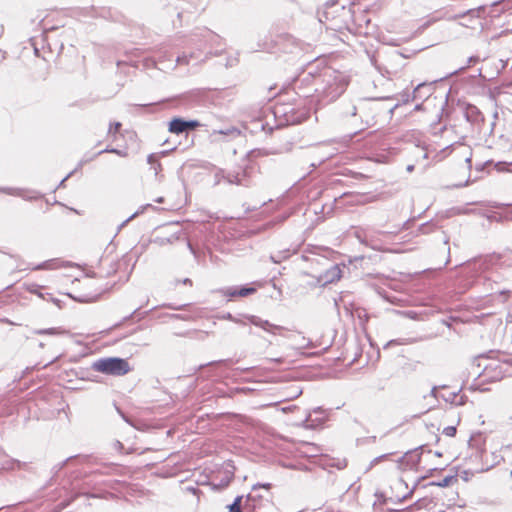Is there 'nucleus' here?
Here are the masks:
<instances>
[{
  "instance_id": "44",
  "label": "nucleus",
  "mask_w": 512,
  "mask_h": 512,
  "mask_svg": "<svg viewBox=\"0 0 512 512\" xmlns=\"http://www.w3.org/2000/svg\"><path fill=\"white\" fill-rule=\"evenodd\" d=\"M388 456V454H384V455H381L379 457H376L374 460H373V463H377L383 459H385L386 457Z\"/></svg>"
},
{
  "instance_id": "59",
  "label": "nucleus",
  "mask_w": 512,
  "mask_h": 512,
  "mask_svg": "<svg viewBox=\"0 0 512 512\" xmlns=\"http://www.w3.org/2000/svg\"><path fill=\"white\" fill-rule=\"evenodd\" d=\"M116 444H117V446L122 447L121 442L117 441V443H116Z\"/></svg>"
},
{
  "instance_id": "22",
  "label": "nucleus",
  "mask_w": 512,
  "mask_h": 512,
  "mask_svg": "<svg viewBox=\"0 0 512 512\" xmlns=\"http://www.w3.org/2000/svg\"><path fill=\"white\" fill-rule=\"evenodd\" d=\"M147 208H153L151 204H146L141 206L135 213H133L130 217H128L125 221L122 222L120 228L124 227L129 221L142 214Z\"/></svg>"
},
{
  "instance_id": "1",
  "label": "nucleus",
  "mask_w": 512,
  "mask_h": 512,
  "mask_svg": "<svg viewBox=\"0 0 512 512\" xmlns=\"http://www.w3.org/2000/svg\"><path fill=\"white\" fill-rule=\"evenodd\" d=\"M349 81L345 73L325 68L314 77L315 96L322 105L333 102L344 93Z\"/></svg>"
},
{
  "instance_id": "50",
  "label": "nucleus",
  "mask_w": 512,
  "mask_h": 512,
  "mask_svg": "<svg viewBox=\"0 0 512 512\" xmlns=\"http://www.w3.org/2000/svg\"><path fill=\"white\" fill-rule=\"evenodd\" d=\"M183 284H189V285H192V281H191V279H189V278H185V279L183 280Z\"/></svg>"
},
{
  "instance_id": "32",
  "label": "nucleus",
  "mask_w": 512,
  "mask_h": 512,
  "mask_svg": "<svg viewBox=\"0 0 512 512\" xmlns=\"http://www.w3.org/2000/svg\"><path fill=\"white\" fill-rule=\"evenodd\" d=\"M399 313L404 315L405 317L413 319V320L418 319V313L416 311L408 310V311H402Z\"/></svg>"
},
{
  "instance_id": "52",
  "label": "nucleus",
  "mask_w": 512,
  "mask_h": 512,
  "mask_svg": "<svg viewBox=\"0 0 512 512\" xmlns=\"http://www.w3.org/2000/svg\"><path fill=\"white\" fill-rule=\"evenodd\" d=\"M219 52H220V50L216 49L214 52H209V55H212V54L218 55Z\"/></svg>"
},
{
  "instance_id": "19",
  "label": "nucleus",
  "mask_w": 512,
  "mask_h": 512,
  "mask_svg": "<svg viewBox=\"0 0 512 512\" xmlns=\"http://www.w3.org/2000/svg\"><path fill=\"white\" fill-rule=\"evenodd\" d=\"M422 449V446H420L419 448H417L415 451H409L405 454L404 458L407 459V462H411L412 464L416 465L420 462V457H421V454L420 453H416V451Z\"/></svg>"
},
{
  "instance_id": "28",
  "label": "nucleus",
  "mask_w": 512,
  "mask_h": 512,
  "mask_svg": "<svg viewBox=\"0 0 512 512\" xmlns=\"http://www.w3.org/2000/svg\"><path fill=\"white\" fill-rule=\"evenodd\" d=\"M77 497V495H75L74 497H72L71 499L67 500V501H62L60 502L54 509V512H60L62 511L63 509H65L66 507H68L70 505V503Z\"/></svg>"
},
{
  "instance_id": "37",
  "label": "nucleus",
  "mask_w": 512,
  "mask_h": 512,
  "mask_svg": "<svg viewBox=\"0 0 512 512\" xmlns=\"http://www.w3.org/2000/svg\"><path fill=\"white\" fill-rule=\"evenodd\" d=\"M70 459H71V457H70V458H67V459H66V460H64L63 462H61V463H59V464L55 465V466L53 467V471H54V473H58V472H59V471H60V470H61V469H62V468L67 464V462H68Z\"/></svg>"
},
{
  "instance_id": "30",
  "label": "nucleus",
  "mask_w": 512,
  "mask_h": 512,
  "mask_svg": "<svg viewBox=\"0 0 512 512\" xmlns=\"http://www.w3.org/2000/svg\"><path fill=\"white\" fill-rule=\"evenodd\" d=\"M303 259L305 261H310L312 264L313 263H316L317 265H321V266H324L326 263H327V259L322 257V258H308V257H303Z\"/></svg>"
},
{
  "instance_id": "45",
  "label": "nucleus",
  "mask_w": 512,
  "mask_h": 512,
  "mask_svg": "<svg viewBox=\"0 0 512 512\" xmlns=\"http://www.w3.org/2000/svg\"><path fill=\"white\" fill-rule=\"evenodd\" d=\"M344 467H346V462H345V460H343V461H341V462H339V463L337 464V468H338V469H342V468H344Z\"/></svg>"
},
{
  "instance_id": "25",
  "label": "nucleus",
  "mask_w": 512,
  "mask_h": 512,
  "mask_svg": "<svg viewBox=\"0 0 512 512\" xmlns=\"http://www.w3.org/2000/svg\"><path fill=\"white\" fill-rule=\"evenodd\" d=\"M217 318L221 319V320H229V321H232V322L237 323V324H245L244 322H242L240 319L234 317L229 312L223 313L222 315H219Z\"/></svg>"
},
{
  "instance_id": "10",
  "label": "nucleus",
  "mask_w": 512,
  "mask_h": 512,
  "mask_svg": "<svg viewBox=\"0 0 512 512\" xmlns=\"http://www.w3.org/2000/svg\"><path fill=\"white\" fill-rule=\"evenodd\" d=\"M437 80L432 82H422L419 83L412 92V100H425L427 99L433 92V84Z\"/></svg>"
},
{
  "instance_id": "17",
  "label": "nucleus",
  "mask_w": 512,
  "mask_h": 512,
  "mask_svg": "<svg viewBox=\"0 0 512 512\" xmlns=\"http://www.w3.org/2000/svg\"><path fill=\"white\" fill-rule=\"evenodd\" d=\"M38 335H62L66 334V330L60 327L48 328V329H39L35 331Z\"/></svg>"
},
{
  "instance_id": "33",
  "label": "nucleus",
  "mask_w": 512,
  "mask_h": 512,
  "mask_svg": "<svg viewBox=\"0 0 512 512\" xmlns=\"http://www.w3.org/2000/svg\"><path fill=\"white\" fill-rule=\"evenodd\" d=\"M236 290H238V289L237 288H228V289L222 290L221 292L223 293V295L233 298V297L238 296V294L236 293Z\"/></svg>"
},
{
  "instance_id": "7",
  "label": "nucleus",
  "mask_w": 512,
  "mask_h": 512,
  "mask_svg": "<svg viewBox=\"0 0 512 512\" xmlns=\"http://www.w3.org/2000/svg\"><path fill=\"white\" fill-rule=\"evenodd\" d=\"M195 37L198 39L193 38L192 41H195L199 47L217 48L222 46V38L209 29H202Z\"/></svg>"
},
{
  "instance_id": "40",
  "label": "nucleus",
  "mask_w": 512,
  "mask_h": 512,
  "mask_svg": "<svg viewBox=\"0 0 512 512\" xmlns=\"http://www.w3.org/2000/svg\"><path fill=\"white\" fill-rule=\"evenodd\" d=\"M48 267H49L48 262H43V263L37 265L34 269L35 270H40V269H46Z\"/></svg>"
},
{
  "instance_id": "51",
  "label": "nucleus",
  "mask_w": 512,
  "mask_h": 512,
  "mask_svg": "<svg viewBox=\"0 0 512 512\" xmlns=\"http://www.w3.org/2000/svg\"><path fill=\"white\" fill-rule=\"evenodd\" d=\"M187 246H188V248L190 249V251H191L192 253H194V249H193V247H192V245H191V243H190L189 241L187 242Z\"/></svg>"
},
{
  "instance_id": "41",
  "label": "nucleus",
  "mask_w": 512,
  "mask_h": 512,
  "mask_svg": "<svg viewBox=\"0 0 512 512\" xmlns=\"http://www.w3.org/2000/svg\"><path fill=\"white\" fill-rule=\"evenodd\" d=\"M258 487H263V488L269 489L271 487V484H269V483H266V484H255L253 486V490L257 489Z\"/></svg>"
},
{
  "instance_id": "49",
  "label": "nucleus",
  "mask_w": 512,
  "mask_h": 512,
  "mask_svg": "<svg viewBox=\"0 0 512 512\" xmlns=\"http://www.w3.org/2000/svg\"><path fill=\"white\" fill-rule=\"evenodd\" d=\"M402 97H404V99H403L404 102H409V100H410V98H409L410 95L409 94H407L406 96H405V94H402Z\"/></svg>"
},
{
  "instance_id": "34",
  "label": "nucleus",
  "mask_w": 512,
  "mask_h": 512,
  "mask_svg": "<svg viewBox=\"0 0 512 512\" xmlns=\"http://www.w3.org/2000/svg\"><path fill=\"white\" fill-rule=\"evenodd\" d=\"M443 434L448 437H453L456 434V427L454 426H447L443 430Z\"/></svg>"
},
{
  "instance_id": "54",
  "label": "nucleus",
  "mask_w": 512,
  "mask_h": 512,
  "mask_svg": "<svg viewBox=\"0 0 512 512\" xmlns=\"http://www.w3.org/2000/svg\"><path fill=\"white\" fill-rule=\"evenodd\" d=\"M421 106H422V104H417V105H416V107H415V109H416V110H420V109H421Z\"/></svg>"
},
{
  "instance_id": "6",
  "label": "nucleus",
  "mask_w": 512,
  "mask_h": 512,
  "mask_svg": "<svg viewBox=\"0 0 512 512\" xmlns=\"http://www.w3.org/2000/svg\"><path fill=\"white\" fill-rule=\"evenodd\" d=\"M491 266L492 258L490 257L479 258L468 262L463 268V272L469 280L468 284L472 285L476 278L485 274Z\"/></svg>"
},
{
  "instance_id": "26",
  "label": "nucleus",
  "mask_w": 512,
  "mask_h": 512,
  "mask_svg": "<svg viewBox=\"0 0 512 512\" xmlns=\"http://www.w3.org/2000/svg\"><path fill=\"white\" fill-rule=\"evenodd\" d=\"M454 479H455L454 476H446L439 482H432L431 485H435L438 487H448L451 484L452 480H454Z\"/></svg>"
},
{
  "instance_id": "13",
  "label": "nucleus",
  "mask_w": 512,
  "mask_h": 512,
  "mask_svg": "<svg viewBox=\"0 0 512 512\" xmlns=\"http://www.w3.org/2000/svg\"><path fill=\"white\" fill-rule=\"evenodd\" d=\"M102 153H115L121 157H125L127 156V152L126 151H123V150H119V149H116V148H105L97 153H95L94 155L92 156H88V155H85L81 160L80 162L78 163V167L77 168H81L84 164L92 161L95 157H97L98 155L102 154Z\"/></svg>"
},
{
  "instance_id": "38",
  "label": "nucleus",
  "mask_w": 512,
  "mask_h": 512,
  "mask_svg": "<svg viewBox=\"0 0 512 512\" xmlns=\"http://www.w3.org/2000/svg\"><path fill=\"white\" fill-rule=\"evenodd\" d=\"M401 344H406V342L402 341V340H390L385 346L384 348H387L391 345H401Z\"/></svg>"
},
{
  "instance_id": "15",
  "label": "nucleus",
  "mask_w": 512,
  "mask_h": 512,
  "mask_svg": "<svg viewBox=\"0 0 512 512\" xmlns=\"http://www.w3.org/2000/svg\"><path fill=\"white\" fill-rule=\"evenodd\" d=\"M328 148V146L326 145H323L321 146L318 151H317V154L320 156V160L318 163H312L311 165L313 167H317L319 166L320 164H322L323 162H325L326 160L330 159L334 153L332 152H327L326 149Z\"/></svg>"
},
{
  "instance_id": "4",
  "label": "nucleus",
  "mask_w": 512,
  "mask_h": 512,
  "mask_svg": "<svg viewBox=\"0 0 512 512\" xmlns=\"http://www.w3.org/2000/svg\"><path fill=\"white\" fill-rule=\"evenodd\" d=\"M337 112L342 118L353 119V123H356L359 118V130H363L371 125V119L363 115L362 106L357 105L352 100H342L337 106Z\"/></svg>"
},
{
  "instance_id": "35",
  "label": "nucleus",
  "mask_w": 512,
  "mask_h": 512,
  "mask_svg": "<svg viewBox=\"0 0 512 512\" xmlns=\"http://www.w3.org/2000/svg\"><path fill=\"white\" fill-rule=\"evenodd\" d=\"M121 126L122 125L120 122L111 123L108 132L109 133H117L120 130Z\"/></svg>"
},
{
  "instance_id": "23",
  "label": "nucleus",
  "mask_w": 512,
  "mask_h": 512,
  "mask_svg": "<svg viewBox=\"0 0 512 512\" xmlns=\"http://www.w3.org/2000/svg\"><path fill=\"white\" fill-rule=\"evenodd\" d=\"M256 292V289L254 287H248V286H242L238 290H236V293L239 297H246Z\"/></svg>"
},
{
  "instance_id": "27",
  "label": "nucleus",
  "mask_w": 512,
  "mask_h": 512,
  "mask_svg": "<svg viewBox=\"0 0 512 512\" xmlns=\"http://www.w3.org/2000/svg\"><path fill=\"white\" fill-rule=\"evenodd\" d=\"M199 126H201V123L197 120H185L186 132L193 131Z\"/></svg>"
},
{
  "instance_id": "57",
  "label": "nucleus",
  "mask_w": 512,
  "mask_h": 512,
  "mask_svg": "<svg viewBox=\"0 0 512 512\" xmlns=\"http://www.w3.org/2000/svg\"><path fill=\"white\" fill-rule=\"evenodd\" d=\"M466 162L470 165V164H471V159H470V158H467V159H466Z\"/></svg>"
},
{
  "instance_id": "61",
  "label": "nucleus",
  "mask_w": 512,
  "mask_h": 512,
  "mask_svg": "<svg viewBox=\"0 0 512 512\" xmlns=\"http://www.w3.org/2000/svg\"><path fill=\"white\" fill-rule=\"evenodd\" d=\"M510 476L512 477V471H511V473H510Z\"/></svg>"
},
{
  "instance_id": "58",
  "label": "nucleus",
  "mask_w": 512,
  "mask_h": 512,
  "mask_svg": "<svg viewBox=\"0 0 512 512\" xmlns=\"http://www.w3.org/2000/svg\"><path fill=\"white\" fill-rule=\"evenodd\" d=\"M301 393H302V391H298V392L295 394V397H298Z\"/></svg>"
},
{
  "instance_id": "24",
  "label": "nucleus",
  "mask_w": 512,
  "mask_h": 512,
  "mask_svg": "<svg viewBox=\"0 0 512 512\" xmlns=\"http://www.w3.org/2000/svg\"><path fill=\"white\" fill-rule=\"evenodd\" d=\"M242 496H237L233 503L228 506L229 512H241Z\"/></svg>"
},
{
  "instance_id": "18",
  "label": "nucleus",
  "mask_w": 512,
  "mask_h": 512,
  "mask_svg": "<svg viewBox=\"0 0 512 512\" xmlns=\"http://www.w3.org/2000/svg\"><path fill=\"white\" fill-rule=\"evenodd\" d=\"M147 162L151 165V169L154 170L155 176H157L161 170V164L158 161V156L156 154H150L147 158Z\"/></svg>"
},
{
  "instance_id": "55",
  "label": "nucleus",
  "mask_w": 512,
  "mask_h": 512,
  "mask_svg": "<svg viewBox=\"0 0 512 512\" xmlns=\"http://www.w3.org/2000/svg\"><path fill=\"white\" fill-rule=\"evenodd\" d=\"M138 309H136L131 315H129L128 317H126L125 319H129V318H132L133 314L137 311Z\"/></svg>"
},
{
  "instance_id": "42",
  "label": "nucleus",
  "mask_w": 512,
  "mask_h": 512,
  "mask_svg": "<svg viewBox=\"0 0 512 512\" xmlns=\"http://www.w3.org/2000/svg\"><path fill=\"white\" fill-rule=\"evenodd\" d=\"M429 227H430V225H429L428 223L422 224V225L420 226V231H421L422 233H427V230H426V229H427V228H429Z\"/></svg>"
},
{
  "instance_id": "16",
  "label": "nucleus",
  "mask_w": 512,
  "mask_h": 512,
  "mask_svg": "<svg viewBox=\"0 0 512 512\" xmlns=\"http://www.w3.org/2000/svg\"><path fill=\"white\" fill-rule=\"evenodd\" d=\"M291 255H292L291 251L289 249H285V250L279 251L275 254H271L270 260L273 263L278 264V263H281L282 261L288 259Z\"/></svg>"
},
{
  "instance_id": "14",
  "label": "nucleus",
  "mask_w": 512,
  "mask_h": 512,
  "mask_svg": "<svg viewBox=\"0 0 512 512\" xmlns=\"http://www.w3.org/2000/svg\"><path fill=\"white\" fill-rule=\"evenodd\" d=\"M168 130H169V132L177 134V135L185 133L186 132L185 119L179 118V117L173 118L169 122Z\"/></svg>"
},
{
  "instance_id": "60",
  "label": "nucleus",
  "mask_w": 512,
  "mask_h": 512,
  "mask_svg": "<svg viewBox=\"0 0 512 512\" xmlns=\"http://www.w3.org/2000/svg\"><path fill=\"white\" fill-rule=\"evenodd\" d=\"M174 310L180 309V307H171Z\"/></svg>"
},
{
  "instance_id": "8",
  "label": "nucleus",
  "mask_w": 512,
  "mask_h": 512,
  "mask_svg": "<svg viewBox=\"0 0 512 512\" xmlns=\"http://www.w3.org/2000/svg\"><path fill=\"white\" fill-rule=\"evenodd\" d=\"M326 420L325 411L321 407L314 408L302 422V427L306 429H317L321 427Z\"/></svg>"
},
{
  "instance_id": "48",
  "label": "nucleus",
  "mask_w": 512,
  "mask_h": 512,
  "mask_svg": "<svg viewBox=\"0 0 512 512\" xmlns=\"http://www.w3.org/2000/svg\"><path fill=\"white\" fill-rule=\"evenodd\" d=\"M402 97H404V99H403L404 102H409V100H410V98H409L410 95L409 94H407L406 96H405V94H402Z\"/></svg>"
},
{
  "instance_id": "2",
  "label": "nucleus",
  "mask_w": 512,
  "mask_h": 512,
  "mask_svg": "<svg viewBox=\"0 0 512 512\" xmlns=\"http://www.w3.org/2000/svg\"><path fill=\"white\" fill-rule=\"evenodd\" d=\"M92 369L107 375L123 376L130 371V366L123 358L107 357L94 361Z\"/></svg>"
},
{
  "instance_id": "46",
  "label": "nucleus",
  "mask_w": 512,
  "mask_h": 512,
  "mask_svg": "<svg viewBox=\"0 0 512 512\" xmlns=\"http://www.w3.org/2000/svg\"><path fill=\"white\" fill-rule=\"evenodd\" d=\"M407 172H412L414 170V165L410 164L406 167Z\"/></svg>"
},
{
  "instance_id": "53",
  "label": "nucleus",
  "mask_w": 512,
  "mask_h": 512,
  "mask_svg": "<svg viewBox=\"0 0 512 512\" xmlns=\"http://www.w3.org/2000/svg\"><path fill=\"white\" fill-rule=\"evenodd\" d=\"M157 203H162L164 201L163 197H159L155 200Z\"/></svg>"
},
{
  "instance_id": "47",
  "label": "nucleus",
  "mask_w": 512,
  "mask_h": 512,
  "mask_svg": "<svg viewBox=\"0 0 512 512\" xmlns=\"http://www.w3.org/2000/svg\"><path fill=\"white\" fill-rule=\"evenodd\" d=\"M402 97H404V99H403L404 102H409V100H410V98H409L410 95L409 94H407L406 96H405V94H402Z\"/></svg>"
},
{
  "instance_id": "43",
  "label": "nucleus",
  "mask_w": 512,
  "mask_h": 512,
  "mask_svg": "<svg viewBox=\"0 0 512 512\" xmlns=\"http://www.w3.org/2000/svg\"><path fill=\"white\" fill-rule=\"evenodd\" d=\"M74 171H71L64 179L61 180L59 187L64 186L65 181L73 174Z\"/></svg>"
},
{
  "instance_id": "36",
  "label": "nucleus",
  "mask_w": 512,
  "mask_h": 512,
  "mask_svg": "<svg viewBox=\"0 0 512 512\" xmlns=\"http://www.w3.org/2000/svg\"><path fill=\"white\" fill-rule=\"evenodd\" d=\"M178 238H179L178 236H176V235H172V236H171V237H169V238H161V239L159 240V243H160L161 245H165V244H168V243H173V242H174L175 240H177Z\"/></svg>"
},
{
  "instance_id": "12",
  "label": "nucleus",
  "mask_w": 512,
  "mask_h": 512,
  "mask_svg": "<svg viewBox=\"0 0 512 512\" xmlns=\"http://www.w3.org/2000/svg\"><path fill=\"white\" fill-rule=\"evenodd\" d=\"M226 182L228 184H235L239 186H249L250 184L245 170L227 173Z\"/></svg>"
},
{
  "instance_id": "11",
  "label": "nucleus",
  "mask_w": 512,
  "mask_h": 512,
  "mask_svg": "<svg viewBox=\"0 0 512 512\" xmlns=\"http://www.w3.org/2000/svg\"><path fill=\"white\" fill-rule=\"evenodd\" d=\"M247 318L251 324L258 326L271 334H276L277 331L283 330V327L272 324L269 321L263 320L257 316L250 315Z\"/></svg>"
},
{
  "instance_id": "31",
  "label": "nucleus",
  "mask_w": 512,
  "mask_h": 512,
  "mask_svg": "<svg viewBox=\"0 0 512 512\" xmlns=\"http://www.w3.org/2000/svg\"><path fill=\"white\" fill-rule=\"evenodd\" d=\"M215 185H218L221 180H226V173L224 170L220 169L215 173Z\"/></svg>"
},
{
  "instance_id": "9",
  "label": "nucleus",
  "mask_w": 512,
  "mask_h": 512,
  "mask_svg": "<svg viewBox=\"0 0 512 512\" xmlns=\"http://www.w3.org/2000/svg\"><path fill=\"white\" fill-rule=\"evenodd\" d=\"M0 192L6 193L8 195L18 196L29 201L37 200L42 197V195L36 191L20 188L0 187Z\"/></svg>"
},
{
  "instance_id": "5",
  "label": "nucleus",
  "mask_w": 512,
  "mask_h": 512,
  "mask_svg": "<svg viewBox=\"0 0 512 512\" xmlns=\"http://www.w3.org/2000/svg\"><path fill=\"white\" fill-rule=\"evenodd\" d=\"M304 276H311L312 281L308 282V284L312 287L316 286H326L327 284L334 283L342 277V269L338 264L332 265L330 268H327L324 272L319 273L318 275H311L308 272H302Z\"/></svg>"
},
{
  "instance_id": "56",
  "label": "nucleus",
  "mask_w": 512,
  "mask_h": 512,
  "mask_svg": "<svg viewBox=\"0 0 512 512\" xmlns=\"http://www.w3.org/2000/svg\"><path fill=\"white\" fill-rule=\"evenodd\" d=\"M251 499H252V496H251V495H248V496H247V502H249Z\"/></svg>"
},
{
  "instance_id": "39",
  "label": "nucleus",
  "mask_w": 512,
  "mask_h": 512,
  "mask_svg": "<svg viewBox=\"0 0 512 512\" xmlns=\"http://www.w3.org/2000/svg\"><path fill=\"white\" fill-rule=\"evenodd\" d=\"M477 60H478V58H477V57L471 56V57L468 59L467 67H468V66H470V64H471V63L476 62ZM465 68H466V66H465V67H461L459 70H464Z\"/></svg>"
},
{
  "instance_id": "29",
  "label": "nucleus",
  "mask_w": 512,
  "mask_h": 512,
  "mask_svg": "<svg viewBox=\"0 0 512 512\" xmlns=\"http://www.w3.org/2000/svg\"><path fill=\"white\" fill-rule=\"evenodd\" d=\"M213 133H218V134H222V135H239L240 132L236 128H229L226 130H214Z\"/></svg>"
},
{
  "instance_id": "3",
  "label": "nucleus",
  "mask_w": 512,
  "mask_h": 512,
  "mask_svg": "<svg viewBox=\"0 0 512 512\" xmlns=\"http://www.w3.org/2000/svg\"><path fill=\"white\" fill-rule=\"evenodd\" d=\"M478 367H483L479 376L485 382H497L502 380L508 372V365L498 360H491L485 357L478 359Z\"/></svg>"
},
{
  "instance_id": "20",
  "label": "nucleus",
  "mask_w": 512,
  "mask_h": 512,
  "mask_svg": "<svg viewBox=\"0 0 512 512\" xmlns=\"http://www.w3.org/2000/svg\"><path fill=\"white\" fill-rule=\"evenodd\" d=\"M191 59H198V55L195 52L189 54L183 53L176 58L177 64H189Z\"/></svg>"
},
{
  "instance_id": "21",
  "label": "nucleus",
  "mask_w": 512,
  "mask_h": 512,
  "mask_svg": "<svg viewBox=\"0 0 512 512\" xmlns=\"http://www.w3.org/2000/svg\"><path fill=\"white\" fill-rule=\"evenodd\" d=\"M450 401L452 404L457 406L463 405L466 402V396L460 395L459 393H451V396L446 399Z\"/></svg>"
}]
</instances>
